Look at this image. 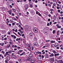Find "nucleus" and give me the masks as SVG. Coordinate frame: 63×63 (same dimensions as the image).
<instances>
[{
	"mask_svg": "<svg viewBox=\"0 0 63 63\" xmlns=\"http://www.w3.org/2000/svg\"><path fill=\"white\" fill-rule=\"evenodd\" d=\"M11 47V44H10L9 45H7V48H9V47Z\"/></svg>",
	"mask_w": 63,
	"mask_h": 63,
	"instance_id": "17",
	"label": "nucleus"
},
{
	"mask_svg": "<svg viewBox=\"0 0 63 63\" xmlns=\"http://www.w3.org/2000/svg\"><path fill=\"white\" fill-rule=\"evenodd\" d=\"M61 63H63V61L62 60L61 61Z\"/></svg>",
	"mask_w": 63,
	"mask_h": 63,
	"instance_id": "64",
	"label": "nucleus"
},
{
	"mask_svg": "<svg viewBox=\"0 0 63 63\" xmlns=\"http://www.w3.org/2000/svg\"><path fill=\"white\" fill-rule=\"evenodd\" d=\"M12 24L13 25H15V23H12Z\"/></svg>",
	"mask_w": 63,
	"mask_h": 63,
	"instance_id": "40",
	"label": "nucleus"
},
{
	"mask_svg": "<svg viewBox=\"0 0 63 63\" xmlns=\"http://www.w3.org/2000/svg\"><path fill=\"white\" fill-rule=\"evenodd\" d=\"M4 43H2V44L1 45V46H3V45H4Z\"/></svg>",
	"mask_w": 63,
	"mask_h": 63,
	"instance_id": "55",
	"label": "nucleus"
},
{
	"mask_svg": "<svg viewBox=\"0 0 63 63\" xmlns=\"http://www.w3.org/2000/svg\"><path fill=\"white\" fill-rule=\"evenodd\" d=\"M25 10H27L28 9V4H26L25 5Z\"/></svg>",
	"mask_w": 63,
	"mask_h": 63,
	"instance_id": "5",
	"label": "nucleus"
},
{
	"mask_svg": "<svg viewBox=\"0 0 63 63\" xmlns=\"http://www.w3.org/2000/svg\"><path fill=\"white\" fill-rule=\"evenodd\" d=\"M51 43H55V41H51Z\"/></svg>",
	"mask_w": 63,
	"mask_h": 63,
	"instance_id": "25",
	"label": "nucleus"
},
{
	"mask_svg": "<svg viewBox=\"0 0 63 63\" xmlns=\"http://www.w3.org/2000/svg\"><path fill=\"white\" fill-rule=\"evenodd\" d=\"M6 60L7 61H9L10 60V58L9 57H6Z\"/></svg>",
	"mask_w": 63,
	"mask_h": 63,
	"instance_id": "7",
	"label": "nucleus"
},
{
	"mask_svg": "<svg viewBox=\"0 0 63 63\" xmlns=\"http://www.w3.org/2000/svg\"><path fill=\"white\" fill-rule=\"evenodd\" d=\"M22 37H24V34H23L22 35Z\"/></svg>",
	"mask_w": 63,
	"mask_h": 63,
	"instance_id": "56",
	"label": "nucleus"
},
{
	"mask_svg": "<svg viewBox=\"0 0 63 63\" xmlns=\"http://www.w3.org/2000/svg\"><path fill=\"white\" fill-rule=\"evenodd\" d=\"M55 33V30H53V34H54Z\"/></svg>",
	"mask_w": 63,
	"mask_h": 63,
	"instance_id": "23",
	"label": "nucleus"
},
{
	"mask_svg": "<svg viewBox=\"0 0 63 63\" xmlns=\"http://www.w3.org/2000/svg\"><path fill=\"white\" fill-rule=\"evenodd\" d=\"M42 58H44V56L43 55H42Z\"/></svg>",
	"mask_w": 63,
	"mask_h": 63,
	"instance_id": "52",
	"label": "nucleus"
},
{
	"mask_svg": "<svg viewBox=\"0 0 63 63\" xmlns=\"http://www.w3.org/2000/svg\"><path fill=\"white\" fill-rule=\"evenodd\" d=\"M2 10L3 11H5V8H2Z\"/></svg>",
	"mask_w": 63,
	"mask_h": 63,
	"instance_id": "33",
	"label": "nucleus"
},
{
	"mask_svg": "<svg viewBox=\"0 0 63 63\" xmlns=\"http://www.w3.org/2000/svg\"><path fill=\"white\" fill-rule=\"evenodd\" d=\"M5 63H8V61H7L6 60H5Z\"/></svg>",
	"mask_w": 63,
	"mask_h": 63,
	"instance_id": "41",
	"label": "nucleus"
},
{
	"mask_svg": "<svg viewBox=\"0 0 63 63\" xmlns=\"http://www.w3.org/2000/svg\"><path fill=\"white\" fill-rule=\"evenodd\" d=\"M58 13H60V10H58Z\"/></svg>",
	"mask_w": 63,
	"mask_h": 63,
	"instance_id": "53",
	"label": "nucleus"
},
{
	"mask_svg": "<svg viewBox=\"0 0 63 63\" xmlns=\"http://www.w3.org/2000/svg\"><path fill=\"white\" fill-rule=\"evenodd\" d=\"M25 61H31V60H29V59H25Z\"/></svg>",
	"mask_w": 63,
	"mask_h": 63,
	"instance_id": "19",
	"label": "nucleus"
},
{
	"mask_svg": "<svg viewBox=\"0 0 63 63\" xmlns=\"http://www.w3.org/2000/svg\"><path fill=\"white\" fill-rule=\"evenodd\" d=\"M48 21H50V19L49 18L48 19Z\"/></svg>",
	"mask_w": 63,
	"mask_h": 63,
	"instance_id": "50",
	"label": "nucleus"
},
{
	"mask_svg": "<svg viewBox=\"0 0 63 63\" xmlns=\"http://www.w3.org/2000/svg\"><path fill=\"white\" fill-rule=\"evenodd\" d=\"M32 44H31L30 45H28V47H31L32 46Z\"/></svg>",
	"mask_w": 63,
	"mask_h": 63,
	"instance_id": "14",
	"label": "nucleus"
},
{
	"mask_svg": "<svg viewBox=\"0 0 63 63\" xmlns=\"http://www.w3.org/2000/svg\"><path fill=\"white\" fill-rule=\"evenodd\" d=\"M28 59H29V60H31V58H29V57H28Z\"/></svg>",
	"mask_w": 63,
	"mask_h": 63,
	"instance_id": "36",
	"label": "nucleus"
},
{
	"mask_svg": "<svg viewBox=\"0 0 63 63\" xmlns=\"http://www.w3.org/2000/svg\"><path fill=\"white\" fill-rule=\"evenodd\" d=\"M22 50H19L18 51L19 52H22Z\"/></svg>",
	"mask_w": 63,
	"mask_h": 63,
	"instance_id": "35",
	"label": "nucleus"
},
{
	"mask_svg": "<svg viewBox=\"0 0 63 63\" xmlns=\"http://www.w3.org/2000/svg\"><path fill=\"white\" fill-rule=\"evenodd\" d=\"M33 44L34 46H39V44L38 43H34Z\"/></svg>",
	"mask_w": 63,
	"mask_h": 63,
	"instance_id": "6",
	"label": "nucleus"
},
{
	"mask_svg": "<svg viewBox=\"0 0 63 63\" xmlns=\"http://www.w3.org/2000/svg\"><path fill=\"white\" fill-rule=\"evenodd\" d=\"M32 36H33V35H31V34H30V35H29L30 37H32Z\"/></svg>",
	"mask_w": 63,
	"mask_h": 63,
	"instance_id": "38",
	"label": "nucleus"
},
{
	"mask_svg": "<svg viewBox=\"0 0 63 63\" xmlns=\"http://www.w3.org/2000/svg\"><path fill=\"white\" fill-rule=\"evenodd\" d=\"M50 42V40H46V42Z\"/></svg>",
	"mask_w": 63,
	"mask_h": 63,
	"instance_id": "27",
	"label": "nucleus"
},
{
	"mask_svg": "<svg viewBox=\"0 0 63 63\" xmlns=\"http://www.w3.org/2000/svg\"><path fill=\"white\" fill-rule=\"evenodd\" d=\"M23 54H25V52H24L20 55V56H22Z\"/></svg>",
	"mask_w": 63,
	"mask_h": 63,
	"instance_id": "13",
	"label": "nucleus"
},
{
	"mask_svg": "<svg viewBox=\"0 0 63 63\" xmlns=\"http://www.w3.org/2000/svg\"><path fill=\"white\" fill-rule=\"evenodd\" d=\"M33 30L34 33H37L38 32V29L36 28H33Z\"/></svg>",
	"mask_w": 63,
	"mask_h": 63,
	"instance_id": "2",
	"label": "nucleus"
},
{
	"mask_svg": "<svg viewBox=\"0 0 63 63\" xmlns=\"http://www.w3.org/2000/svg\"><path fill=\"white\" fill-rule=\"evenodd\" d=\"M8 12L9 13L10 15H11L12 14V11L10 10L8 11Z\"/></svg>",
	"mask_w": 63,
	"mask_h": 63,
	"instance_id": "10",
	"label": "nucleus"
},
{
	"mask_svg": "<svg viewBox=\"0 0 63 63\" xmlns=\"http://www.w3.org/2000/svg\"><path fill=\"white\" fill-rule=\"evenodd\" d=\"M31 14H32L33 15H34L35 14V13H34V11L33 10H31L30 12Z\"/></svg>",
	"mask_w": 63,
	"mask_h": 63,
	"instance_id": "3",
	"label": "nucleus"
},
{
	"mask_svg": "<svg viewBox=\"0 0 63 63\" xmlns=\"http://www.w3.org/2000/svg\"><path fill=\"white\" fill-rule=\"evenodd\" d=\"M34 53L35 54V55H37V53L36 52H34Z\"/></svg>",
	"mask_w": 63,
	"mask_h": 63,
	"instance_id": "26",
	"label": "nucleus"
},
{
	"mask_svg": "<svg viewBox=\"0 0 63 63\" xmlns=\"http://www.w3.org/2000/svg\"><path fill=\"white\" fill-rule=\"evenodd\" d=\"M53 17L54 18V20H56V19L57 17H56L54 15Z\"/></svg>",
	"mask_w": 63,
	"mask_h": 63,
	"instance_id": "12",
	"label": "nucleus"
},
{
	"mask_svg": "<svg viewBox=\"0 0 63 63\" xmlns=\"http://www.w3.org/2000/svg\"><path fill=\"white\" fill-rule=\"evenodd\" d=\"M2 32H3V33H5V31H2Z\"/></svg>",
	"mask_w": 63,
	"mask_h": 63,
	"instance_id": "39",
	"label": "nucleus"
},
{
	"mask_svg": "<svg viewBox=\"0 0 63 63\" xmlns=\"http://www.w3.org/2000/svg\"><path fill=\"white\" fill-rule=\"evenodd\" d=\"M49 24L50 25H51V24H52V23H51V22H49Z\"/></svg>",
	"mask_w": 63,
	"mask_h": 63,
	"instance_id": "61",
	"label": "nucleus"
},
{
	"mask_svg": "<svg viewBox=\"0 0 63 63\" xmlns=\"http://www.w3.org/2000/svg\"><path fill=\"white\" fill-rule=\"evenodd\" d=\"M49 53L48 55H49V57H52L53 56H54V54H53V53H51L50 52H48Z\"/></svg>",
	"mask_w": 63,
	"mask_h": 63,
	"instance_id": "1",
	"label": "nucleus"
},
{
	"mask_svg": "<svg viewBox=\"0 0 63 63\" xmlns=\"http://www.w3.org/2000/svg\"><path fill=\"white\" fill-rule=\"evenodd\" d=\"M13 57V58H14V59H16V55H15L14 57Z\"/></svg>",
	"mask_w": 63,
	"mask_h": 63,
	"instance_id": "15",
	"label": "nucleus"
},
{
	"mask_svg": "<svg viewBox=\"0 0 63 63\" xmlns=\"http://www.w3.org/2000/svg\"><path fill=\"white\" fill-rule=\"evenodd\" d=\"M57 55V54H54L55 56H56Z\"/></svg>",
	"mask_w": 63,
	"mask_h": 63,
	"instance_id": "37",
	"label": "nucleus"
},
{
	"mask_svg": "<svg viewBox=\"0 0 63 63\" xmlns=\"http://www.w3.org/2000/svg\"><path fill=\"white\" fill-rule=\"evenodd\" d=\"M61 38H62V39L63 38V35H62L61 36Z\"/></svg>",
	"mask_w": 63,
	"mask_h": 63,
	"instance_id": "43",
	"label": "nucleus"
},
{
	"mask_svg": "<svg viewBox=\"0 0 63 63\" xmlns=\"http://www.w3.org/2000/svg\"><path fill=\"white\" fill-rule=\"evenodd\" d=\"M30 57H33V55L32 54H30Z\"/></svg>",
	"mask_w": 63,
	"mask_h": 63,
	"instance_id": "21",
	"label": "nucleus"
},
{
	"mask_svg": "<svg viewBox=\"0 0 63 63\" xmlns=\"http://www.w3.org/2000/svg\"><path fill=\"white\" fill-rule=\"evenodd\" d=\"M17 29H16L15 30V32H17Z\"/></svg>",
	"mask_w": 63,
	"mask_h": 63,
	"instance_id": "45",
	"label": "nucleus"
},
{
	"mask_svg": "<svg viewBox=\"0 0 63 63\" xmlns=\"http://www.w3.org/2000/svg\"><path fill=\"white\" fill-rule=\"evenodd\" d=\"M23 32H22V31H21V32H20V33L21 34H23Z\"/></svg>",
	"mask_w": 63,
	"mask_h": 63,
	"instance_id": "60",
	"label": "nucleus"
},
{
	"mask_svg": "<svg viewBox=\"0 0 63 63\" xmlns=\"http://www.w3.org/2000/svg\"><path fill=\"white\" fill-rule=\"evenodd\" d=\"M9 26L10 27H11V24H9Z\"/></svg>",
	"mask_w": 63,
	"mask_h": 63,
	"instance_id": "63",
	"label": "nucleus"
},
{
	"mask_svg": "<svg viewBox=\"0 0 63 63\" xmlns=\"http://www.w3.org/2000/svg\"><path fill=\"white\" fill-rule=\"evenodd\" d=\"M14 38H15V39H16V37L15 35L14 36Z\"/></svg>",
	"mask_w": 63,
	"mask_h": 63,
	"instance_id": "47",
	"label": "nucleus"
},
{
	"mask_svg": "<svg viewBox=\"0 0 63 63\" xmlns=\"http://www.w3.org/2000/svg\"><path fill=\"white\" fill-rule=\"evenodd\" d=\"M51 62H54V59H52L51 60Z\"/></svg>",
	"mask_w": 63,
	"mask_h": 63,
	"instance_id": "24",
	"label": "nucleus"
},
{
	"mask_svg": "<svg viewBox=\"0 0 63 63\" xmlns=\"http://www.w3.org/2000/svg\"><path fill=\"white\" fill-rule=\"evenodd\" d=\"M44 56L45 58H48V55L47 53H46L45 54Z\"/></svg>",
	"mask_w": 63,
	"mask_h": 63,
	"instance_id": "4",
	"label": "nucleus"
},
{
	"mask_svg": "<svg viewBox=\"0 0 63 63\" xmlns=\"http://www.w3.org/2000/svg\"><path fill=\"white\" fill-rule=\"evenodd\" d=\"M8 35H11V33L10 32H8Z\"/></svg>",
	"mask_w": 63,
	"mask_h": 63,
	"instance_id": "32",
	"label": "nucleus"
},
{
	"mask_svg": "<svg viewBox=\"0 0 63 63\" xmlns=\"http://www.w3.org/2000/svg\"><path fill=\"white\" fill-rule=\"evenodd\" d=\"M10 8H13V6L12 5H10Z\"/></svg>",
	"mask_w": 63,
	"mask_h": 63,
	"instance_id": "51",
	"label": "nucleus"
},
{
	"mask_svg": "<svg viewBox=\"0 0 63 63\" xmlns=\"http://www.w3.org/2000/svg\"><path fill=\"white\" fill-rule=\"evenodd\" d=\"M30 49L32 50H34V47L32 46V45L31 47L30 48Z\"/></svg>",
	"mask_w": 63,
	"mask_h": 63,
	"instance_id": "9",
	"label": "nucleus"
},
{
	"mask_svg": "<svg viewBox=\"0 0 63 63\" xmlns=\"http://www.w3.org/2000/svg\"><path fill=\"white\" fill-rule=\"evenodd\" d=\"M15 17H16V18L17 19H18V17L17 16H16Z\"/></svg>",
	"mask_w": 63,
	"mask_h": 63,
	"instance_id": "58",
	"label": "nucleus"
},
{
	"mask_svg": "<svg viewBox=\"0 0 63 63\" xmlns=\"http://www.w3.org/2000/svg\"><path fill=\"white\" fill-rule=\"evenodd\" d=\"M52 52H53L54 53V54H55V53H56V51H55V50H53L52 51Z\"/></svg>",
	"mask_w": 63,
	"mask_h": 63,
	"instance_id": "16",
	"label": "nucleus"
},
{
	"mask_svg": "<svg viewBox=\"0 0 63 63\" xmlns=\"http://www.w3.org/2000/svg\"><path fill=\"white\" fill-rule=\"evenodd\" d=\"M9 1H11V3H13V1H13V0H9Z\"/></svg>",
	"mask_w": 63,
	"mask_h": 63,
	"instance_id": "31",
	"label": "nucleus"
},
{
	"mask_svg": "<svg viewBox=\"0 0 63 63\" xmlns=\"http://www.w3.org/2000/svg\"><path fill=\"white\" fill-rule=\"evenodd\" d=\"M57 9H59V7L58 6H57Z\"/></svg>",
	"mask_w": 63,
	"mask_h": 63,
	"instance_id": "44",
	"label": "nucleus"
},
{
	"mask_svg": "<svg viewBox=\"0 0 63 63\" xmlns=\"http://www.w3.org/2000/svg\"><path fill=\"white\" fill-rule=\"evenodd\" d=\"M17 48L18 49H19L20 48V47H17Z\"/></svg>",
	"mask_w": 63,
	"mask_h": 63,
	"instance_id": "59",
	"label": "nucleus"
},
{
	"mask_svg": "<svg viewBox=\"0 0 63 63\" xmlns=\"http://www.w3.org/2000/svg\"><path fill=\"white\" fill-rule=\"evenodd\" d=\"M50 11H53V9H51L50 10Z\"/></svg>",
	"mask_w": 63,
	"mask_h": 63,
	"instance_id": "62",
	"label": "nucleus"
},
{
	"mask_svg": "<svg viewBox=\"0 0 63 63\" xmlns=\"http://www.w3.org/2000/svg\"><path fill=\"white\" fill-rule=\"evenodd\" d=\"M30 34H31V35H32L33 36V35H34V33H30Z\"/></svg>",
	"mask_w": 63,
	"mask_h": 63,
	"instance_id": "34",
	"label": "nucleus"
},
{
	"mask_svg": "<svg viewBox=\"0 0 63 63\" xmlns=\"http://www.w3.org/2000/svg\"><path fill=\"white\" fill-rule=\"evenodd\" d=\"M33 40L34 41H37V38L36 37H34Z\"/></svg>",
	"mask_w": 63,
	"mask_h": 63,
	"instance_id": "11",
	"label": "nucleus"
},
{
	"mask_svg": "<svg viewBox=\"0 0 63 63\" xmlns=\"http://www.w3.org/2000/svg\"><path fill=\"white\" fill-rule=\"evenodd\" d=\"M53 6H55V3H54L53 4Z\"/></svg>",
	"mask_w": 63,
	"mask_h": 63,
	"instance_id": "54",
	"label": "nucleus"
},
{
	"mask_svg": "<svg viewBox=\"0 0 63 63\" xmlns=\"http://www.w3.org/2000/svg\"><path fill=\"white\" fill-rule=\"evenodd\" d=\"M2 53L3 54H4L5 53V52L3 51H1Z\"/></svg>",
	"mask_w": 63,
	"mask_h": 63,
	"instance_id": "30",
	"label": "nucleus"
},
{
	"mask_svg": "<svg viewBox=\"0 0 63 63\" xmlns=\"http://www.w3.org/2000/svg\"><path fill=\"white\" fill-rule=\"evenodd\" d=\"M12 10H13V11H14V12H16V9H13Z\"/></svg>",
	"mask_w": 63,
	"mask_h": 63,
	"instance_id": "28",
	"label": "nucleus"
},
{
	"mask_svg": "<svg viewBox=\"0 0 63 63\" xmlns=\"http://www.w3.org/2000/svg\"><path fill=\"white\" fill-rule=\"evenodd\" d=\"M8 53H9L8 52H6V55H7V54H8Z\"/></svg>",
	"mask_w": 63,
	"mask_h": 63,
	"instance_id": "42",
	"label": "nucleus"
},
{
	"mask_svg": "<svg viewBox=\"0 0 63 63\" xmlns=\"http://www.w3.org/2000/svg\"><path fill=\"white\" fill-rule=\"evenodd\" d=\"M37 58L39 60H40L41 58L40 56H37Z\"/></svg>",
	"mask_w": 63,
	"mask_h": 63,
	"instance_id": "8",
	"label": "nucleus"
},
{
	"mask_svg": "<svg viewBox=\"0 0 63 63\" xmlns=\"http://www.w3.org/2000/svg\"><path fill=\"white\" fill-rule=\"evenodd\" d=\"M17 54L19 55V54H20V52H18L17 53Z\"/></svg>",
	"mask_w": 63,
	"mask_h": 63,
	"instance_id": "57",
	"label": "nucleus"
},
{
	"mask_svg": "<svg viewBox=\"0 0 63 63\" xmlns=\"http://www.w3.org/2000/svg\"><path fill=\"white\" fill-rule=\"evenodd\" d=\"M21 25H20V24H19V27H20V28H21Z\"/></svg>",
	"mask_w": 63,
	"mask_h": 63,
	"instance_id": "48",
	"label": "nucleus"
},
{
	"mask_svg": "<svg viewBox=\"0 0 63 63\" xmlns=\"http://www.w3.org/2000/svg\"><path fill=\"white\" fill-rule=\"evenodd\" d=\"M45 34V35H47V34H48V33H47V32H45L44 33Z\"/></svg>",
	"mask_w": 63,
	"mask_h": 63,
	"instance_id": "18",
	"label": "nucleus"
},
{
	"mask_svg": "<svg viewBox=\"0 0 63 63\" xmlns=\"http://www.w3.org/2000/svg\"><path fill=\"white\" fill-rule=\"evenodd\" d=\"M8 52L10 54H11V53H12V51L11 50L9 51Z\"/></svg>",
	"mask_w": 63,
	"mask_h": 63,
	"instance_id": "22",
	"label": "nucleus"
},
{
	"mask_svg": "<svg viewBox=\"0 0 63 63\" xmlns=\"http://www.w3.org/2000/svg\"><path fill=\"white\" fill-rule=\"evenodd\" d=\"M30 7L31 8H32V7H33V6L32 5V4H31L30 5Z\"/></svg>",
	"mask_w": 63,
	"mask_h": 63,
	"instance_id": "29",
	"label": "nucleus"
},
{
	"mask_svg": "<svg viewBox=\"0 0 63 63\" xmlns=\"http://www.w3.org/2000/svg\"><path fill=\"white\" fill-rule=\"evenodd\" d=\"M47 26H49V23H48L47 24Z\"/></svg>",
	"mask_w": 63,
	"mask_h": 63,
	"instance_id": "46",
	"label": "nucleus"
},
{
	"mask_svg": "<svg viewBox=\"0 0 63 63\" xmlns=\"http://www.w3.org/2000/svg\"><path fill=\"white\" fill-rule=\"evenodd\" d=\"M13 19L14 20H16V18H14Z\"/></svg>",
	"mask_w": 63,
	"mask_h": 63,
	"instance_id": "49",
	"label": "nucleus"
},
{
	"mask_svg": "<svg viewBox=\"0 0 63 63\" xmlns=\"http://www.w3.org/2000/svg\"><path fill=\"white\" fill-rule=\"evenodd\" d=\"M57 27L58 28H61V26H58Z\"/></svg>",
	"mask_w": 63,
	"mask_h": 63,
	"instance_id": "20",
	"label": "nucleus"
}]
</instances>
